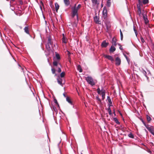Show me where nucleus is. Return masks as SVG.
<instances>
[{"label":"nucleus","mask_w":154,"mask_h":154,"mask_svg":"<svg viewBox=\"0 0 154 154\" xmlns=\"http://www.w3.org/2000/svg\"><path fill=\"white\" fill-rule=\"evenodd\" d=\"M81 5L79 4L77 7L76 6V4H75L73 7L72 8V17H74L76 16L77 20H78V16L77 13L79 9L81 8Z\"/></svg>","instance_id":"1"},{"label":"nucleus","mask_w":154,"mask_h":154,"mask_svg":"<svg viewBox=\"0 0 154 154\" xmlns=\"http://www.w3.org/2000/svg\"><path fill=\"white\" fill-rule=\"evenodd\" d=\"M97 93L101 95L102 97V100H103L105 98L106 92L105 90L102 88L101 90H100V89L98 88L97 89Z\"/></svg>","instance_id":"2"},{"label":"nucleus","mask_w":154,"mask_h":154,"mask_svg":"<svg viewBox=\"0 0 154 154\" xmlns=\"http://www.w3.org/2000/svg\"><path fill=\"white\" fill-rule=\"evenodd\" d=\"M86 80L88 83L92 86H93L95 84V82L91 77L88 76L86 77Z\"/></svg>","instance_id":"3"},{"label":"nucleus","mask_w":154,"mask_h":154,"mask_svg":"<svg viewBox=\"0 0 154 154\" xmlns=\"http://www.w3.org/2000/svg\"><path fill=\"white\" fill-rule=\"evenodd\" d=\"M48 43L46 45V47L48 50H50V45H51L52 42L51 41V38L50 36H49L48 37Z\"/></svg>","instance_id":"4"},{"label":"nucleus","mask_w":154,"mask_h":154,"mask_svg":"<svg viewBox=\"0 0 154 154\" xmlns=\"http://www.w3.org/2000/svg\"><path fill=\"white\" fill-rule=\"evenodd\" d=\"M107 15V11L106 7H104L103 8V11L102 18L104 20H106V18Z\"/></svg>","instance_id":"5"},{"label":"nucleus","mask_w":154,"mask_h":154,"mask_svg":"<svg viewBox=\"0 0 154 154\" xmlns=\"http://www.w3.org/2000/svg\"><path fill=\"white\" fill-rule=\"evenodd\" d=\"M94 21L96 23L99 24H101V21L100 20H99V18L98 16H95L94 17Z\"/></svg>","instance_id":"6"},{"label":"nucleus","mask_w":154,"mask_h":154,"mask_svg":"<svg viewBox=\"0 0 154 154\" xmlns=\"http://www.w3.org/2000/svg\"><path fill=\"white\" fill-rule=\"evenodd\" d=\"M24 32L26 34L29 35L30 37L31 35H30L29 31V26H26L24 29Z\"/></svg>","instance_id":"7"},{"label":"nucleus","mask_w":154,"mask_h":154,"mask_svg":"<svg viewBox=\"0 0 154 154\" xmlns=\"http://www.w3.org/2000/svg\"><path fill=\"white\" fill-rule=\"evenodd\" d=\"M115 61L116 65L117 66H119L120 65L121 63V60L119 57H117Z\"/></svg>","instance_id":"8"},{"label":"nucleus","mask_w":154,"mask_h":154,"mask_svg":"<svg viewBox=\"0 0 154 154\" xmlns=\"http://www.w3.org/2000/svg\"><path fill=\"white\" fill-rule=\"evenodd\" d=\"M109 43L108 42H106L105 40L103 41L101 45V47L103 48H106L108 45Z\"/></svg>","instance_id":"9"},{"label":"nucleus","mask_w":154,"mask_h":154,"mask_svg":"<svg viewBox=\"0 0 154 154\" xmlns=\"http://www.w3.org/2000/svg\"><path fill=\"white\" fill-rule=\"evenodd\" d=\"M57 80L58 83V84L62 86H63V79L62 78H60V77H59V78H57Z\"/></svg>","instance_id":"10"},{"label":"nucleus","mask_w":154,"mask_h":154,"mask_svg":"<svg viewBox=\"0 0 154 154\" xmlns=\"http://www.w3.org/2000/svg\"><path fill=\"white\" fill-rule=\"evenodd\" d=\"M137 7L138 9V14L139 16H140L141 14V9L140 7V5L137 4Z\"/></svg>","instance_id":"11"},{"label":"nucleus","mask_w":154,"mask_h":154,"mask_svg":"<svg viewBox=\"0 0 154 154\" xmlns=\"http://www.w3.org/2000/svg\"><path fill=\"white\" fill-rule=\"evenodd\" d=\"M142 15L143 16V19L145 20V23H147L149 22L147 16L143 13Z\"/></svg>","instance_id":"12"},{"label":"nucleus","mask_w":154,"mask_h":154,"mask_svg":"<svg viewBox=\"0 0 154 154\" xmlns=\"http://www.w3.org/2000/svg\"><path fill=\"white\" fill-rule=\"evenodd\" d=\"M105 57L111 60L112 62L114 61V59L112 56L110 55H106L105 56Z\"/></svg>","instance_id":"13"},{"label":"nucleus","mask_w":154,"mask_h":154,"mask_svg":"<svg viewBox=\"0 0 154 154\" xmlns=\"http://www.w3.org/2000/svg\"><path fill=\"white\" fill-rule=\"evenodd\" d=\"M153 127L152 126H150L149 128H148V130L151 133L154 135V132L153 131Z\"/></svg>","instance_id":"14"},{"label":"nucleus","mask_w":154,"mask_h":154,"mask_svg":"<svg viewBox=\"0 0 154 154\" xmlns=\"http://www.w3.org/2000/svg\"><path fill=\"white\" fill-rule=\"evenodd\" d=\"M107 99H108V103H109L108 105H109V106L110 107V106H112V102L111 99H110L109 97V96H107Z\"/></svg>","instance_id":"15"},{"label":"nucleus","mask_w":154,"mask_h":154,"mask_svg":"<svg viewBox=\"0 0 154 154\" xmlns=\"http://www.w3.org/2000/svg\"><path fill=\"white\" fill-rule=\"evenodd\" d=\"M96 98L98 103L99 105H100L102 103L101 100L99 97V96H96Z\"/></svg>","instance_id":"16"},{"label":"nucleus","mask_w":154,"mask_h":154,"mask_svg":"<svg viewBox=\"0 0 154 154\" xmlns=\"http://www.w3.org/2000/svg\"><path fill=\"white\" fill-rule=\"evenodd\" d=\"M62 35L63 36L62 38V42L64 43H66L67 42L66 38L64 34L63 33Z\"/></svg>","instance_id":"17"},{"label":"nucleus","mask_w":154,"mask_h":154,"mask_svg":"<svg viewBox=\"0 0 154 154\" xmlns=\"http://www.w3.org/2000/svg\"><path fill=\"white\" fill-rule=\"evenodd\" d=\"M116 50V48H115V47L113 46H112L109 49V51L110 52H112Z\"/></svg>","instance_id":"18"},{"label":"nucleus","mask_w":154,"mask_h":154,"mask_svg":"<svg viewBox=\"0 0 154 154\" xmlns=\"http://www.w3.org/2000/svg\"><path fill=\"white\" fill-rule=\"evenodd\" d=\"M98 0H91L93 5H95L96 4L99 5V2L97 1Z\"/></svg>","instance_id":"19"},{"label":"nucleus","mask_w":154,"mask_h":154,"mask_svg":"<svg viewBox=\"0 0 154 154\" xmlns=\"http://www.w3.org/2000/svg\"><path fill=\"white\" fill-rule=\"evenodd\" d=\"M112 43L113 45H114L115 46H116V39L114 38H113L112 39Z\"/></svg>","instance_id":"20"},{"label":"nucleus","mask_w":154,"mask_h":154,"mask_svg":"<svg viewBox=\"0 0 154 154\" xmlns=\"http://www.w3.org/2000/svg\"><path fill=\"white\" fill-rule=\"evenodd\" d=\"M66 99V101H67L71 105L72 104V102L71 101L70 99L68 97H67Z\"/></svg>","instance_id":"21"},{"label":"nucleus","mask_w":154,"mask_h":154,"mask_svg":"<svg viewBox=\"0 0 154 154\" xmlns=\"http://www.w3.org/2000/svg\"><path fill=\"white\" fill-rule=\"evenodd\" d=\"M55 5L56 11L57 12L58 10L59 9V6L57 3H55Z\"/></svg>","instance_id":"22"},{"label":"nucleus","mask_w":154,"mask_h":154,"mask_svg":"<svg viewBox=\"0 0 154 154\" xmlns=\"http://www.w3.org/2000/svg\"><path fill=\"white\" fill-rule=\"evenodd\" d=\"M111 5V0H107L106 2V5L108 7L110 6Z\"/></svg>","instance_id":"23"},{"label":"nucleus","mask_w":154,"mask_h":154,"mask_svg":"<svg viewBox=\"0 0 154 154\" xmlns=\"http://www.w3.org/2000/svg\"><path fill=\"white\" fill-rule=\"evenodd\" d=\"M77 69L78 71H79V72H82V70L81 68V67L79 65L77 66Z\"/></svg>","instance_id":"24"},{"label":"nucleus","mask_w":154,"mask_h":154,"mask_svg":"<svg viewBox=\"0 0 154 154\" xmlns=\"http://www.w3.org/2000/svg\"><path fill=\"white\" fill-rule=\"evenodd\" d=\"M113 120L117 124H120L119 122L116 118H113Z\"/></svg>","instance_id":"25"},{"label":"nucleus","mask_w":154,"mask_h":154,"mask_svg":"<svg viewBox=\"0 0 154 154\" xmlns=\"http://www.w3.org/2000/svg\"><path fill=\"white\" fill-rule=\"evenodd\" d=\"M64 3L66 5H68L69 4V0H64Z\"/></svg>","instance_id":"26"},{"label":"nucleus","mask_w":154,"mask_h":154,"mask_svg":"<svg viewBox=\"0 0 154 154\" xmlns=\"http://www.w3.org/2000/svg\"><path fill=\"white\" fill-rule=\"evenodd\" d=\"M55 55H56V58L58 60L60 59V57L59 54H58L56 52H55Z\"/></svg>","instance_id":"27"},{"label":"nucleus","mask_w":154,"mask_h":154,"mask_svg":"<svg viewBox=\"0 0 154 154\" xmlns=\"http://www.w3.org/2000/svg\"><path fill=\"white\" fill-rule=\"evenodd\" d=\"M52 73L53 74H55V75L56 76L57 74H55V70L54 68H52L51 69Z\"/></svg>","instance_id":"28"},{"label":"nucleus","mask_w":154,"mask_h":154,"mask_svg":"<svg viewBox=\"0 0 154 154\" xmlns=\"http://www.w3.org/2000/svg\"><path fill=\"white\" fill-rule=\"evenodd\" d=\"M65 75V73L64 72H62L60 74V76L61 78H63L64 77Z\"/></svg>","instance_id":"29"},{"label":"nucleus","mask_w":154,"mask_h":154,"mask_svg":"<svg viewBox=\"0 0 154 154\" xmlns=\"http://www.w3.org/2000/svg\"><path fill=\"white\" fill-rule=\"evenodd\" d=\"M53 111H54L55 112H57V111L56 107L55 106H53L52 109Z\"/></svg>","instance_id":"30"},{"label":"nucleus","mask_w":154,"mask_h":154,"mask_svg":"<svg viewBox=\"0 0 154 154\" xmlns=\"http://www.w3.org/2000/svg\"><path fill=\"white\" fill-rule=\"evenodd\" d=\"M107 110L109 115H112V113L111 112V110L109 107L108 109Z\"/></svg>","instance_id":"31"},{"label":"nucleus","mask_w":154,"mask_h":154,"mask_svg":"<svg viewBox=\"0 0 154 154\" xmlns=\"http://www.w3.org/2000/svg\"><path fill=\"white\" fill-rule=\"evenodd\" d=\"M128 136L131 138H134V137L133 135L131 133L129 134H128Z\"/></svg>","instance_id":"32"},{"label":"nucleus","mask_w":154,"mask_h":154,"mask_svg":"<svg viewBox=\"0 0 154 154\" xmlns=\"http://www.w3.org/2000/svg\"><path fill=\"white\" fill-rule=\"evenodd\" d=\"M143 2L144 4H145L148 2V0H143Z\"/></svg>","instance_id":"33"},{"label":"nucleus","mask_w":154,"mask_h":154,"mask_svg":"<svg viewBox=\"0 0 154 154\" xmlns=\"http://www.w3.org/2000/svg\"><path fill=\"white\" fill-rule=\"evenodd\" d=\"M53 65L54 66H57L58 64L57 62L56 61H54L53 63Z\"/></svg>","instance_id":"34"},{"label":"nucleus","mask_w":154,"mask_h":154,"mask_svg":"<svg viewBox=\"0 0 154 154\" xmlns=\"http://www.w3.org/2000/svg\"><path fill=\"white\" fill-rule=\"evenodd\" d=\"M147 119L148 122H150L151 120V118L147 115Z\"/></svg>","instance_id":"35"},{"label":"nucleus","mask_w":154,"mask_h":154,"mask_svg":"<svg viewBox=\"0 0 154 154\" xmlns=\"http://www.w3.org/2000/svg\"><path fill=\"white\" fill-rule=\"evenodd\" d=\"M134 32L135 33V34H136V36H137V31L136 30V29H135V28L134 26Z\"/></svg>","instance_id":"36"},{"label":"nucleus","mask_w":154,"mask_h":154,"mask_svg":"<svg viewBox=\"0 0 154 154\" xmlns=\"http://www.w3.org/2000/svg\"><path fill=\"white\" fill-rule=\"evenodd\" d=\"M140 38L141 42L142 43H144V40L143 38L142 37H141Z\"/></svg>","instance_id":"37"},{"label":"nucleus","mask_w":154,"mask_h":154,"mask_svg":"<svg viewBox=\"0 0 154 154\" xmlns=\"http://www.w3.org/2000/svg\"><path fill=\"white\" fill-rule=\"evenodd\" d=\"M54 102L56 104H57L58 105V106H59V104L58 103V102H57V101L56 99H54Z\"/></svg>","instance_id":"38"},{"label":"nucleus","mask_w":154,"mask_h":154,"mask_svg":"<svg viewBox=\"0 0 154 154\" xmlns=\"http://www.w3.org/2000/svg\"><path fill=\"white\" fill-rule=\"evenodd\" d=\"M57 71L58 72L60 73V72H61V69L60 67H59Z\"/></svg>","instance_id":"39"},{"label":"nucleus","mask_w":154,"mask_h":154,"mask_svg":"<svg viewBox=\"0 0 154 154\" xmlns=\"http://www.w3.org/2000/svg\"><path fill=\"white\" fill-rule=\"evenodd\" d=\"M145 126L146 127V128L148 129V128H149L150 126H149V125H146H146H145Z\"/></svg>","instance_id":"40"},{"label":"nucleus","mask_w":154,"mask_h":154,"mask_svg":"<svg viewBox=\"0 0 154 154\" xmlns=\"http://www.w3.org/2000/svg\"><path fill=\"white\" fill-rule=\"evenodd\" d=\"M145 126L146 127V128L148 129V128H149L150 126H149V125H146H146H145Z\"/></svg>","instance_id":"41"},{"label":"nucleus","mask_w":154,"mask_h":154,"mask_svg":"<svg viewBox=\"0 0 154 154\" xmlns=\"http://www.w3.org/2000/svg\"><path fill=\"white\" fill-rule=\"evenodd\" d=\"M120 36H123V34L121 30V29H120Z\"/></svg>","instance_id":"42"},{"label":"nucleus","mask_w":154,"mask_h":154,"mask_svg":"<svg viewBox=\"0 0 154 154\" xmlns=\"http://www.w3.org/2000/svg\"><path fill=\"white\" fill-rule=\"evenodd\" d=\"M143 73L145 75V76L146 77V72L145 71L143 70Z\"/></svg>","instance_id":"43"},{"label":"nucleus","mask_w":154,"mask_h":154,"mask_svg":"<svg viewBox=\"0 0 154 154\" xmlns=\"http://www.w3.org/2000/svg\"><path fill=\"white\" fill-rule=\"evenodd\" d=\"M148 152H149V153L151 154L152 153L151 151L150 150H147Z\"/></svg>","instance_id":"44"},{"label":"nucleus","mask_w":154,"mask_h":154,"mask_svg":"<svg viewBox=\"0 0 154 154\" xmlns=\"http://www.w3.org/2000/svg\"><path fill=\"white\" fill-rule=\"evenodd\" d=\"M142 122L143 123V124H144V125H146V123H145L144 122L143 120H142Z\"/></svg>","instance_id":"45"},{"label":"nucleus","mask_w":154,"mask_h":154,"mask_svg":"<svg viewBox=\"0 0 154 154\" xmlns=\"http://www.w3.org/2000/svg\"><path fill=\"white\" fill-rule=\"evenodd\" d=\"M63 96H64V97H67L66 95V94H65V93H63Z\"/></svg>","instance_id":"46"},{"label":"nucleus","mask_w":154,"mask_h":154,"mask_svg":"<svg viewBox=\"0 0 154 154\" xmlns=\"http://www.w3.org/2000/svg\"><path fill=\"white\" fill-rule=\"evenodd\" d=\"M40 9L42 11V7L41 5L40 6Z\"/></svg>","instance_id":"47"},{"label":"nucleus","mask_w":154,"mask_h":154,"mask_svg":"<svg viewBox=\"0 0 154 154\" xmlns=\"http://www.w3.org/2000/svg\"><path fill=\"white\" fill-rule=\"evenodd\" d=\"M123 36H121V40H122V39H123Z\"/></svg>","instance_id":"48"},{"label":"nucleus","mask_w":154,"mask_h":154,"mask_svg":"<svg viewBox=\"0 0 154 154\" xmlns=\"http://www.w3.org/2000/svg\"><path fill=\"white\" fill-rule=\"evenodd\" d=\"M121 47H120V48H120V49L122 50V48H121Z\"/></svg>","instance_id":"49"},{"label":"nucleus","mask_w":154,"mask_h":154,"mask_svg":"<svg viewBox=\"0 0 154 154\" xmlns=\"http://www.w3.org/2000/svg\"><path fill=\"white\" fill-rule=\"evenodd\" d=\"M103 5L102 4H101V6L102 7H103Z\"/></svg>","instance_id":"50"},{"label":"nucleus","mask_w":154,"mask_h":154,"mask_svg":"<svg viewBox=\"0 0 154 154\" xmlns=\"http://www.w3.org/2000/svg\"><path fill=\"white\" fill-rule=\"evenodd\" d=\"M41 3L42 5H43V3H42V2H41Z\"/></svg>","instance_id":"51"},{"label":"nucleus","mask_w":154,"mask_h":154,"mask_svg":"<svg viewBox=\"0 0 154 154\" xmlns=\"http://www.w3.org/2000/svg\"><path fill=\"white\" fill-rule=\"evenodd\" d=\"M113 112H114V113H115V110H114Z\"/></svg>","instance_id":"52"},{"label":"nucleus","mask_w":154,"mask_h":154,"mask_svg":"<svg viewBox=\"0 0 154 154\" xmlns=\"http://www.w3.org/2000/svg\"><path fill=\"white\" fill-rule=\"evenodd\" d=\"M85 1H86L87 0H85Z\"/></svg>","instance_id":"53"}]
</instances>
